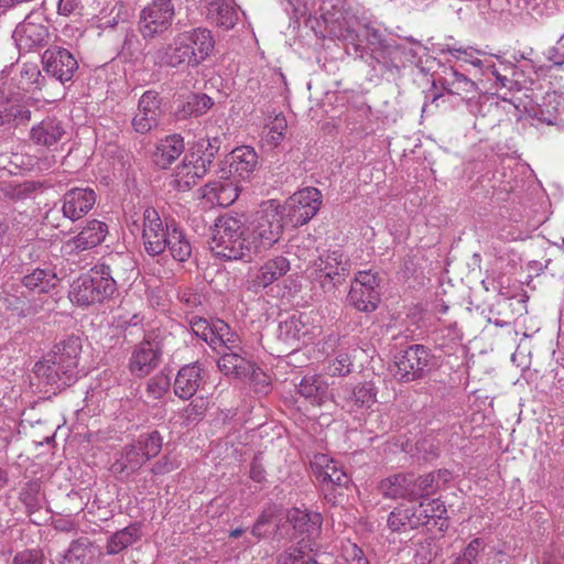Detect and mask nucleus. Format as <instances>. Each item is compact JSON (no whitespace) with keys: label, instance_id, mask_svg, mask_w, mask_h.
<instances>
[{"label":"nucleus","instance_id":"f257e3e1","mask_svg":"<svg viewBox=\"0 0 564 564\" xmlns=\"http://www.w3.org/2000/svg\"><path fill=\"white\" fill-rule=\"evenodd\" d=\"M80 351V338L69 336L55 346L52 356L35 364L34 372L48 384L70 386L77 380Z\"/></svg>","mask_w":564,"mask_h":564},{"label":"nucleus","instance_id":"f03ea898","mask_svg":"<svg viewBox=\"0 0 564 564\" xmlns=\"http://www.w3.org/2000/svg\"><path fill=\"white\" fill-rule=\"evenodd\" d=\"M248 229L241 217L224 215L217 218L209 242L215 257L232 261L251 258Z\"/></svg>","mask_w":564,"mask_h":564},{"label":"nucleus","instance_id":"7ed1b4c3","mask_svg":"<svg viewBox=\"0 0 564 564\" xmlns=\"http://www.w3.org/2000/svg\"><path fill=\"white\" fill-rule=\"evenodd\" d=\"M446 507L440 499L422 500L419 505H401L388 517V525L392 531L405 532L430 524L444 532L448 528Z\"/></svg>","mask_w":564,"mask_h":564},{"label":"nucleus","instance_id":"20e7f679","mask_svg":"<svg viewBox=\"0 0 564 564\" xmlns=\"http://www.w3.org/2000/svg\"><path fill=\"white\" fill-rule=\"evenodd\" d=\"M251 252L258 253L272 248L283 235L282 216L272 202L263 205L246 224Z\"/></svg>","mask_w":564,"mask_h":564},{"label":"nucleus","instance_id":"39448f33","mask_svg":"<svg viewBox=\"0 0 564 564\" xmlns=\"http://www.w3.org/2000/svg\"><path fill=\"white\" fill-rule=\"evenodd\" d=\"M308 271L312 280L324 292H330L346 281L350 272V260L341 248L329 249L312 262Z\"/></svg>","mask_w":564,"mask_h":564},{"label":"nucleus","instance_id":"423d86ee","mask_svg":"<svg viewBox=\"0 0 564 564\" xmlns=\"http://www.w3.org/2000/svg\"><path fill=\"white\" fill-rule=\"evenodd\" d=\"M162 448V438L158 431L143 434L123 447L120 457L112 464V471L123 477L137 473L148 460L155 457Z\"/></svg>","mask_w":564,"mask_h":564},{"label":"nucleus","instance_id":"0eeeda50","mask_svg":"<svg viewBox=\"0 0 564 564\" xmlns=\"http://www.w3.org/2000/svg\"><path fill=\"white\" fill-rule=\"evenodd\" d=\"M113 284L95 264L87 273L78 276L70 285L69 300L79 306L102 303L115 294Z\"/></svg>","mask_w":564,"mask_h":564},{"label":"nucleus","instance_id":"6e6552de","mask_svg":"<svg viewBox=\"0 0 564 564\" xmlns=\"http://www.w3.org/2000/svg\"><path fill=\"white\" fill-rule=\"evenodd\" d=\"M432 355L423 345H411L395 357L393 376L400 381L422 378L431 368Z\"/></svg>","mask_w":564,"mask_h":564},{"label":"nucleus","instance_id":"1a4fd4ad","mask_svg":"<svg viewBox=\"0 0 564 564\" xmlns=\"http://www.w3.org/2000/svg\"><path fill=\"white\" fill-rule=\"evenodd\" d=\"M174 17L172 0H153L140 13L139 30L144 39H153L171 28Z\"/></svg>","mask_w":564,"mask_h":564},{"label":"nucleus","instance_id":"9d476101","mask_svg":"<svg viewBox=\"0 0 564 564\" xmlns=\"http://www.w3.org/2000/svg\"><path fill=\"white\" fill-rule=\"evenodd\" d=\"M321 205V192L315 187H305L286 199L285 216L294 227L303 226L317 214Z\"/></svg>","mask_w":564,"mask_h":564},{"label":"nucleus","instance_id":"9b49d317","mask_svg":"<svg viewBox=\"0 0 564 564\" xmlns=\"http://www.w3.org/2000/svg\"><path fill=\"white\" fill-rule=\"evenodd\" d=\"M20 52H31L46 45L50 41V32L44 23L42 12H31L19 23L12 35Z\"/></svg>","mask_w":564,"mask_h":564},{"label":"nucleus","instance_id":"f8f14e48","mask_svg":"<svg viewBox=\"0 0 564 564\" xmlns=\"http://www.w3.org/2000/svg\"><path fill=\"white\" fill-rule=\"evenodd\" d=\"M107 234V224L97 219L87 220L77 235L62 243L61 253L65 257H74L91 250L105 241Z\"/></svg>","mask_w":564,"mask_h":564},{"label":"nucleus","instance_id":"ddd939ff","mask_svg":"<svg viewBox=\"0 0 564 564\" xmlns=\"http://www.w3.org/2000/svg\"><path fill=\"white\" fill-rule=\"evenodd\" d=\"M290 269L291 263L283 256L268 259L261 265L249 271L246 288L250 292L259 293L283 278Z\"/></svg>","mask_w":564,"mask_h":564},{"label":"nucleus","instance_id":"4468645a","mask_svg":"<svg viewBox=\"0 0 564 564\" xmlns=\"http://www.w3.org/2000/svg\"><path fill=\"white\" fill-rule=\"evenodd\" d=\"M378 280L367 271L358 272L348 293V302L360 312H372L379 303Z\"/></svg>","mask_w":564,"mask_h":564},{"label":"nucleus","instance_id":"2eb2a0df","mask_svg":"<svg viewBox=\"0 0 564 564\" xmlns=\"http://www.w3.org/2000/svg\"><path fill=\"white\" fill-rule=\"evenodd\" d=\"M170 228L172 223L164 226L156 209L149 207L144 210L142 240L148 254L159 256L165 250Z\"/></svg>","mask_w":564,"mask_h":564},{"label":"nucleus","instance_id":"dca6fc26","mask_svg":"<svg viewBox=\"0 0 564 564\" xmlns=\"http://www.w3.org/2000/svg\"><path fill=\"white\" fill-rule=\"evenodd\" d=\"M154 65L160 67H192L193 55L188 51L187 37L178 33L173 41L149 53Z\"/></svg>","mask_w":564,"mask_h":564},{"label":"nucleus","instance_id":"f3484780","mask_svg":"<svg viewBox=\"0 0 564 564\" xmlns=\"http://www.w3.org/2000/svg\"><path fill=\"white\" fill-rule=\"evenodd\" d=\"M97 195L89 187H73L61 198V213L63 219L75 223L85 217L95 206Z\"/></svg>","mask_w":564,"mask_h":564},{"label":"nucleus","instance_id":"a211bd4d","mask_svg":"<svg viewBox=\"0 0 564 564\" xmlns=\"http://www.w3.org/2000/svg\"><path fill=\"white\" fill-rule=\"evenodd\" d=\"M44 70L61 83L69 82L78 64L72 53L59 46L48 47L42 55Z\"/></svg>","mask_w":564,"mask_h":564},{"label":"nucleus","instance_id":"6ab92c4d","mask_svg":"<svg viewBox=\"0 0 564 564\" xmlns=\"http://www.w3.org/2000/svg\"><path fill=\"white\" fill-rule=\"evenodd\" d=\"M218 368L225 376H232L241 380L257 383L260 377H265L261 370L242 351L221 352Z\"/></svg>","mask_w":564,"mask_h":564},{"label":"nucleus","instance_id":"aec40b11","mask_svg":"<svg viewBox=\"0 0 564 564\" xmlns=\"http://www.w3.org/2000/svg\"><path fill=\"white\" fill-rule=\"evenodd\" d=\"M312 470L324 489L345 488L349 482L348 475L340 465L326 454H316L311 462Z\"/></svg>","mask_w":564,"mask_h":564},{"label":"nucleus","instance_id":"412c9836","mask_svg":"<svg viewBox=\"0 0 564 564\" xmlns=\"http://www.w3.org/2000/svg\"><path fill=\"white\" fill-rule=\"evenodd\" d=\"M161 100L159 94L152 90L145 91L138 101L137 112L132 118V127L135 132L144 134L150 132L159 123L161 113Z\"/></svg>","mask_w":564,"mask_h":564},{"label":"nucleus","instance_id":"4be33fe9","mask_svg":"<svg viewBox=\"0 0 564 564\" xmlns=\"http://www.w3.org/2000/svg\"><path fill=\"white\" fill-rule=\"evenodd\" d=\"M66 137V129L62 121L47 117L30 130V140L36 147L55 151L58 143Z\"/></svg>","mask_w":564,"mask_h":564},{"label":"nucleus","instance_id":"5701e85b","mask_svg":"<svg viewBox=\"0 0 564 564\" xmlns=\"http://www.w3.org/2000/svg\"><path fill=\"white\" fill-rule=\"evenodd\" d=\"M101 274L113 284L117 290L119 281L126 282L131 279L134 270V261L128 253H111L102 262L96 264Z\"/></svg>","mask_w":564,"mask_h":564},{"label":"nucleus","instance_id":"b1692460","mask_svg":"<svg viewBox=\"0 0 564 564\" xmlns=\"http://www.w3.org/2000/svg\"><path fill=\"white\" fill-rule=\"evenodd\" d=\"M206 19L216 25L229 30L238 21V9L232 0H199Z\"/></svg>","mask_w":564,"mask_h":564},{"label":"nucleus","instance_id":"393cba45","mask_svg":"<svg viewBox=\"0 0 564 564\" xmlns=\"http://www.w3.org/2000/svg\"><path fill=\"white\" fill-rule=\"evenodd\" d=\"M208 169L209 166L205 164V161H202L195 154L189 158L186 156L175 170L174 186L178 191L189 189L206 174Z\"/></svg>","mask_w":564,"mask_h":564},{"label":"nucleus","instance_id":"a878e982","mask_svg":"<svg viewBox=\"0 0 564 564\" xmlns=\"http://www.w3.org/2000/svg\"><path fill=\"white\" fill-rule=\"evenodd\" d=\"M182 35L187 37L188 51L195 54L191 59L192 67H196L203 63L214 50L215 42L212 33L207 29L197 28L184 31Z\"/></svg>","mask_w":564,"mask_h":564},{"label":"nucleus","instance_id":"bb28decb","mask_svg":"<svg viewBox=\"0 0 564 564\" xmlns=\"http://www.w3.org/2000/svg\"><path fill=\"white\" fill-rule=\"evenodd\" d=\"M202 382V368L198 364L182 367L174 380V393L180 399L188 400L198 390Z\"/></svg>","mask_w":564,"mask_h":564},{"label":"nucleus","instance_id":"cd10ccee","mask_svg":"<svg viewBox=\"0 0 564 564\" xmlns=\"http://www.w3.org/2000/svg\"><path fill=\"white\" fill-rule=\"evenodd\" d=\"M159 360V350L150 341H144L133 351L129 365L130 370L138 377H145L158 367Z\"/></svg>","mask_w":564,"mask_h":564},{"label":"nucleus","instance_id":"c85d7f7f","mask_svg":"<svg viewBox=\"0 0 564 564\" xmlns=\"http://www.w3.org/2000/svg\"><path fill=\"white\" fill-rule=\"evenodd\" d=\"M240 187L229 178L208 183L204 188V197L214 205L227 207L239 196Z\"/></svg>","mask_w":564,"mask_h":564},{"label":"nucleus","instance_id":"c756f323","mask_svg":"<svg viewBox=\"0 0 564 564\" xmlns=\"http://www.w3.org/2000/svg\"><path fill=\"white\" fill-rule=\"evenodd\" d=\"M414 475L398 474L383 479L380 484L382 495L390 499L414 500Z\"/></svg>","mask_w":564,"mask_h":564},{"label":"nucleus","instance_id":"7c9ffc66","mask_svg":"<svg viewBox=\"0 0 564 564\" xmlns=\"http://www.w3.org/2000/svg\"><path fill=\"white\" fill-rule=\"evenodd\" d=\"M57 283L58 278L51 268H35L22 278V285L36 294H48Z\"/></svg>","mask_w":564,"mask_h":564},{"label":"nucleus","instance_id":"2f4dec72","mask_svg":"<svg viewBox=\"0 0 564 564\" xmlns=\"http://www.w3.org/2000/svg\"><path fill=\"white\" fill-rule=\"evenodd\" d=\"M438 83L445 91L452 95L463 96L477 90L476 83L454 67L444 69Z\"/></svg>","mask_w":564,"mask_h":564},{"label":"nucleus","instance_id":"473e14b6","mask_svg":"<svg viewBox=\"0 0 564 564\" xmlns=\"http://www.w3.org/2000/svg\"><path fill=\"white\" fill-rule=\"evenodd\" d=\"M258 164V154L251 147L236 148L231 152L230 171L242 180L249 178Z\"/></svg>","mask_w":564,"mask_h":564},{"label":"nucleus","instance_id":"72a5a7b5","mask_svg":"<svg viewBox=\"0 0 564 564\" xmlns=\"http://www.w3.org/2000/svg\"><path fill=\"white\" fill-rule=\"evenodd\" d=\"M184 151V140L180 134L162 139L154 152V162L161 169L169 167Z\"/></svg>","mask_w":564,"mask_h":564},{"label":"nucleus","instance_id":"f704fd0d","mask_svg":"<svg viewBox=\"0 0 564 564\" xmlns=\"http://www.w3.org/2000/svg\"><path fill=\"white\" fill-rule=\"evenodd\" d=\"M480 74L486 76L488 82H494L496 89L507 88L510 90L513 85L510 75L514 74V65L503 61L496 64L491 58H488L486 65L480 69Z\"/></svg>","mask_w":564,"mask_h":564},{"label":"nucleus","instance_id":"c9c22d12","mask_svg":"<svg viewBox=\"0 0 564 564\" xmlns=\"http://www.w3.org/2000/svg\"><path fill=\"white\" fill-rule=\"evenodd\" d=\"M286 519L293 525L294 530L300 533H306L308 536L317 534L323 523L321 513L301 510L299 508L289 510Z\"/></svg>","mask_w":564,"mask_h":564},{"label":"nucleus","instance_id":"e433bc0d","mask_svg":"<svg viewBox=\"0 0 564 564\" xmlns=\"http://www.w3.org/2000/svg\"><path fill=\"white\" fill-rule=\"evenodd\" d=\"M377 401V391L371 382L359 383L350 390L346 391L345 406L349 411H357L359 409H369Z\"/></svg>","mask_w":564,"mask_h":564},{"label":"nucleus","instance_id":"4c0bfd02","mask_svg":"<svg viewBox=\"0 0 564 564\" xmlns=\"http://www.w3.org/2000/svg\"><path fill=\"white\" fill-rule=\"evenodd\" d=\"M299 393L312 404H323L329 397L328 383L321 376L304 377L299 384Z\"/></svg>","mask_w":564,"mask_h":564},{"label":"nucleus","instance_id":"58836bf2","mask_svg":"<svg viewBox=\"0 0 564 564\" xmlns=\"http://www.w3.org/2000/svg\"><path fill=\"white\" fill-rule=\"evenodd\" d=\"M308 333V317L303 313H294L279 325V337L286 343L301 340Z\"/></svg>","mask_w":564,"mask_h":564},{"label":"nucleus","instance_id":"ea45409f","mask_svg":"<svg viewBox=\"0 0 564 564\" xmlns=\"http://www.w3.org/2000/svg\"><path fill=\"white\" fill-rule=\"evenodd\" d=\"M141 539V529L138 523L128 525L111 534L106 544V552L116 555L133 545Z\"/></svg>","mask_w":564,"mask_h":564},{"label":"nucleus","instance_id":"a19ab883","mask_svg":"<svg viewBox=\"0 0 564 564\" xmlns=\"http://www.w3.org/2000/svg\"><path fill=\"white\" fill-rule=\"evenodd\" d=\"M166 248H169L173 259L178 262H185L192 254V245L186 234L175 223H172V228H170Z\"/></svg>","mask_w":564,"mask_h":564},{"label":"nucleus","instance_id":"79ce46f5","mask_svg":"<svg viewBox=\"0 0 564 564\" xmlns=\"http://www.w3.org/2000/svg\"><path fill=\"white\" fill-rule=\"evenodd\" d=\"M214 106V100L206 94H192L176 110L178 119L199 117Z\"/></svg>","mask_w":564,"mask_h":564},{"label":"nucleus","instance_id":"37998d69","mask_svg":"<svg viewBox=\"0 0 564 564\" xmlns=\"http://www.w3.org/2000/svg\"><path fill=\"white\" fill-rule=\"evenodd\" d=\"M93 558L91 543L87 538L74 541L58 560V564H89Z\"/></svg>","mask_w":564,"mask_h":564},{"label":"nucleus","instance_id":"c03bdc74","mask_svg":"<svg viewBox=\"0 0 564 564\" xmlns=\"http://www.w3.org/2000/svg\"><path fill=\"white\" fill-rule=\"evenodd\" d=\"M441 53H448L458 59H463L466 63L471 64L474 67H477L479 70L482 69V66L486 65V62L489 57L484 59L479 58L478 55H482L478 50H475L471 46L467 47H456L448 44H445L441 47Z\"/></svg>","mask_w":564,"mask_h":564},{"label":"nucleus","instance_id":"a18cd8bd","mask_svg":"<svg viewBox=\"0 0 564 564\" xmlns=\"http://www.w3.org/2000/svg\"><path fill=\"white\" fill-rule=\"evenodd\" d=\"M20 84L28 91L41 90L44 86L45 77L35 64H24L20 72Z\"/></svg>","mask_w":564,"mask_h":564},{"label":"nucleus","instance_id":"49530a36","mask_svg":"<svg viewBox=\"0 0 564 564\" xmlns=\"http://www.w3.org/2000/svg\"><path fill=\"white\" fill-rule=\"evenodd\" d=\"M441 476V470L419 477L414 476V500L432 495L437 489Z\"/></svg>","mask_w":564,"mask_h":564},{"label":"nucleus","instance_id":"de8ad7c7","mask_svg":"<svg viewBox=\"0 0 564 564\" xmlns=\"http://www.w3.org/2000/svg\"><path fill=\"white\" fill-rule=\"evenodd\" d=\"M440 547L433 538H426L416 543L413 554L415 564H430L437 556Z\"/></svg>","mask_w":564,"mask_h":564},{"label":"nucleus","instance_id":"09e8293b","mask_svg":"<svg viewBox=\"0 0 564 564\" xmlns=\"http://www.w3.org/2000/svg\"><path fill=\"white\" fill-rule=\"evenodd\" d=\"M288 128L286 119L282 115H276L272 120L265 126L267 142L273 147H278L284 139V133Z\"/></svg>","mask_w":564,"mask_h":564},{"label":"nucleus","instance_id":"8fccbe9b","mask_svg":"<svg viewBox=\"0 0 564 564\" xmlns=\"http://www.w3.org/2000/svg\"><path fill=\"white\" fill-rule=\"evenodd\" d=\"M4 301L8 303V308L13 311L18 316L25 317L29 315L36 314L40 310L43 308L44 301L41 300V304L29 303L28 305L24 302H21L18 297L13 295H7Z\"/></svg>","mask_w":564,"mask_h":564},{"label":"nucleus","instance_id":"3c124183","mask_svg":"<svg viewBox=\"0 0 564 564\" xmlns=\"http://www.w3.org/2000/svg\"><path fill=\"white\" fill-rule=\"evenodd\" d=\"M366 39L369 45L378 48L393 50L395 52H403L402 46L399 44H390L384 39L383 34L375 28H366Z\"/></svg>","mask_w":564,"mask_h":564},{"label":"nucleus","instance_id":"603ef678","mask_svg":"<svg viewBox=\"0 0 564 564\" xmlns=\"http://www.w3.org/2000/svg\"><path fill=\"white\" fill-rule=\"evenodd\" d=\"M352 362L348 354L339 352L328 365L327 373L329 376H346L351 371Z\"/></svg>","mask_w":564,"mask_h":564},{"label":"nucleus","instance_id":"864d4df0","mask_svg":"<svg viewBox=\"0 0 564 564\" xmlns=\"http://www.w3.org/2000/svg\"><path fill=\"white\" fill-rule=\"evenodd\" d=\"M170 388V380L164 376H155L148 383V392L153 399L162 398Z\"/></svg>","mask_w":564,"mask_h":564},{"label":"nucleus","instance_id":"5fc2aeb1","mask_svg":"<svg viewBox=\"0 0 564 564\" xmlns=\"http://www.w3.org/2000/svg\"><path fill=\"white\" fill-rule=\"evenodd\" d=\"M206 411V406L203 401L200 402H191L181 413V419L183 423L191 424L203 417Z\"/></svg>","mask_w":564,"mask_h":564},{"label":"nucleus","instance_id":"6e6d98bb","mask_svg":"<svg viewBox=\"0 0 564 564\" xmlns=\"http://www.w3.org/2000/svg\"><path fill=\"white\" fill-rule=\"evenodd\" d=\"M343 552L348 564H369L364 551L357 544H347L344 546Z\"/></svg>","mask_w":564,"mask_h":564},{"label":"nucleus","instance_id":"4d7b16f0","mask_svg":"<svg viewBox=\"0 0 564 564\" xmlns=\"http://www.w3.org/2000/svg\"><path fill=\"white\" fill-rule=\"evenodd\" d=\"M198 145L200 148H205V150L203 151V154L199 155L198 158L202 161H205V164L210 166L213 159L215 158L216 153L219 150L220 140L218 138L207 139V140H203V142L198 143Z\"/></svg>","mask_w":564,"mask_h":564},{"label":"nucleus","instance_id":"13d9d810","mask_svg":"<svg viewBox=\"0 0 564 564\" xmlns=\"http://www.w3.org/2000/svg\"><path fill=\"white\" fill-rule=\"evenodd\" d=\"M13 564H44V556L40 551L25 550L14 556Z\"/></svg>","mask_w":564,"mask_h":564},{"label":"nucleus","instance_id":"bf43d9fd","mask_svg":"<svg viewBox=\"0 0 564 564\" xmlns=\"http://www.w3.org/2000/svg\"><path fill=\"white\" fill-rule=\"evenodd\" d=\"M191 328L193 333L204 341L210 338L213 325L210 326L205 318L194 317L191 319Z\"/></svg>","mask_w":564,"mask_h":564},{"label":"nucleus","instance_id":"052dcab7","mask_svg":"<svg viewBox=\"0 0 564 564\" xmlns=\"http://www.w3.org/2000/svg\"><path fill=\"white\" fill-rule=\"evenodd\" d=\"M272 517H273V512L272 511H263L258 520L256 521L253 528H252V535L256 536L257 539H262L267 535L268 533V530L265 529V527L271 523L272 521Z\"/></svg>","mask_w":564,"mask_h":564},{"label":"nucleus","instance_id":"680f3d73","mask_svg":"<svg viewBox=\"0 0 564 564\" xmlns=\"http://www.w3.org/2000/svg\"><path fill=\"white\" fill-rule=\"evenodd\" d=\"M484 550V542L481 539H474L469 542V544L465 547L464 552L460 554L470 562L471 564H476L480 552Z\"/></svg>","mask_w":564,"mask_h":564},{"label":"nucleus","instance_id":"e2e57ef3","mask_svg":"<svg viewBox=\"0 0 564 564\" xmlns=\"http://www.w3.org/2000/svg\"><path fill=\"white\" fill-rule=\"evenodd\" d=\"M82 8V0H58L57 3L58 14L64 17L79 13Z\"/></svg>","mask_w":564,"mask_h":564},{"label":"nucleus","instance_id":"0e129e2a","mask_svg":"<svg viewBox=\"0 0 564 564\" xmlns=\"http://www.w3.org/2000/svg\"><path fill=\"white\" fill-rule=\"evenodd\" d=\"M8 123L13 119H20L21 121H29L31 119V111L21 106H10L4 108Z\"/></svg>","mask_w":564,"mask_h":564},{"label":"nucleus","instance_id":"69168bd1","mask_svg":"<svg viewBox=\"0 0 564 564\" xmlns=\"http://www.w3.org/2000/svg\"><path fill=\"white\" fill-rule=\"evenodd\" d=\"M221 346H224L223 352H231L234 351H242V348L240 346V338L236 333H231L230 335H227L226 337L221 338Z\"/></svg>","mask_w":564,"mask_h":564},{"label":"nucleus","instance_id":"338daca9","mask_svg":"<svg viewBox=\"0 0 564 564\" xmlns=\"http://www.w3.org/2000/svg\"><path fill=\"white\" fill-rule=\"evenodd\" d=\"M39 490H40V486L37 482L26 484V486L20 492L21 500L26 505L33 503Z\"/></svg>","mask_w":564,"mask_h":564},{"label":"nucleus","instance_id":"774afa93","mask_svg":"<svg viewBox=\"0 0 564 564\" xmlns=\"http://www.w3.org/2000/svg\"><path fill=\"white\" fill-rule=\"evenodd\" d=\"M563 41H558L557 45L550 48L547 51V59L554 65V66H562L564 65V51H561V44Z\"/></svg>","mask_w":564,"mask_h":564}]
</instances>
